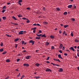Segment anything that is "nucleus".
<instances>
[{"mask_svg":"<svg viewBox=\"0 0 79 79\" xmlns=\"http://www.w3.org/2000/svg\"><path fill=\"white\" fill-rule=\"evenodd\" d=\"M29 43H31V45H33L34 44V43H35V41H33V40H30L29 41Z\"/></svg>","mask_w":79,"mask_h":79,"instance_id":"obj_1","label":"nucleus"},{"mask_svg":"<svg viewBox=\"0 0 79 79\" xmlns=\"http://www.w3.org/2000/svg\"><path fill=\"white\" fill-rule=\"evenodd\" d=\"M29 64L27 63H25L23 64V66L25 67H28L29 66Z\"/></svg>","mask_w":79,"mask_h":79,"instance_id":"obj_2","label":"nucleus"},{"mask_svg":"<svg viewBox=\"0 0 79 79\" xmlns=\"http://www.w3.org/2000/svg\"><path fill=\"white\" fill-rule=\"evenodd\" d=\"M46 72H52V70H51L50 69H46V70L45 71Z\"/></svg>","mask_w":79,"mask_h":79,"instance_id":"obj_3","label":"nucleus"},{"mask_svg":"<svg viewBox=\"0 0 79 79\" xmlns=\"http://www.w3.org/2000/svg\"><path fill=\"white\" fill-rule=\"evenodd\" d=\"M63 71V69L62 68H59V70H58V72H62Z\"/></svg>","mask_w":79,"mask_h":79,"instance_id":"obj_4","label":"nucleus"},{"mask_svg":"<svg viewBox=\"0 0 79 79\" xmlns=\"http://www.w3.org/2000/svg\"><path fill=\"white\" fill-rule=\"evenodd\" d=\"M53 59L54 60L57 61H58L59 62H60V61L59 60V59L54 58Z\"/></svg>","mask_w":79,"mask_h":79,"instance_id":"obj_5","label":"nucleus"},{"mask_svg":"<svg viewBox=\"0 0 79 79\" xmlns=\"http://www.w3.org/2000/svg\"><path fill=\"white\" fill-rule=\"evenodd\" d=\"M23 34V31H20L19 33V34L22 35Z\"/></svg>","mask_w":79,"mask_h":79,"instance_id":"obj_6","label":"nucleus"},{"mask_svg":"<svg viewBox=\"0 0 79 79\" xmlns=\"http://www.w3.org/2000/svg\"><path fill=\"white\" fill-rule=\"evenodd\" d=\"M30 57H31V56H30L28 55L26 56V57L25 58L26 59L28 60L29 59Z\"/></svg>","mask_w":79,"mask_h":79,"instance_id":"obj_7","label":"nucleus"},{"mask_svg":"<svg viewBox=\"0 0 79 79\" xmlns=\"http://www.w3.org/2000/svg\"><path fill=\"white\" fill-rule=\"evenodd\" d=\"M69 49L72 50V51H73V52H74V49L73 47H72L70 48H69Z\"/></svg>","mask_w":79,"mask_h":79,"instance_id":"obj_8","label":"nucleus"},{"mask_svg":"<svg viewBox=\"0 0 79 79\" xmlns=\"http://www.w3.org/2000/svg\"><path fill=\"white\" fill-rule=\"evenodd\" d=\"M61 56L60 55V54H59L58 55V57L61 58V59H63V58L61 57Z\"/></svg>","mask_w":79,"mask_h":79,"instance_id":"obj_9","label":"nucleus"},{"mask_svg":"<svg viewBox=\"0 0 79 79\" xmlns=\"http://www.w3.org/2000/svg\"><path fill=\"white\" fill-rule=\"evenodd\" d=\"M35 65L36 66L38 67H39V65H40V64H38V63H36V64H35Z\"/></svg>","mask_w":79,"mask_h":79,"instance_id":"obj_10","label":"nucleus"},{"mask_svg":"<svg viewBox=\"0 0 79 79\" xmlns=\"http://www.w3.org/2000/svg\"><path fill=\"white\" fill-rule=\"evenodd\" d=\"M63 47V45L62 44H60V46L59 47V48H60V49H61V48H62Z\"/></svg>","mask_w":79,"mask_h":79,"instance_id":"obj_11","label":"nucleus"},{"mask_svg":"<svg viewBox=\"0 0 79 79\" xmlns=\"http://www.w3.org/2000/svg\"><path fill=\"white\" fill-rule=\"evenodd\" d=\"M12 18L15 20H17V19H16L15 17L14 16H12Z\"/></svg>","mask_w":79,"mask_h":79,"instance_id":"obj_12","label":"nucleus"},{"mask_svg":"<svg viewBox=\"0 0 79 79\" xmlns=\"http://www.w3.org/2000/svg\"><path fill=\"white\" fill-rule=\"evenodd\" d=\"M73 7V6L72 5H69L68 6V7L69 8H71Z\"/></svg>","mask_w":79,"mask_h":79,"instance_id":"obj_13","label":"nucleus"},{"mask_svg":"<svg viewBox=\"0 0 79 79\" xmlns=\"http://www.w3.org/2000/svg\"><path fill=\"white\" fill-rule=\"evenodd\" d=\"M6 62H10V60L9 59H6Z\"/></svg>","mask_w":79,"mask_h":79,"instance_id":"obj_14","label":"nucleus"},{"mask_svg":"<svg viewBox=\"0 0 79 79\" xmlns=\"http://www.w3.org/2000/svg\"><path fill=\"white\" fill-rule=\"evenodd\" d=\"M50 38H51L52 39H54V37L52 35H51L50 36Z\"/></svg>","mask_w":79,"mask_h":79,"instance_id":"obj_15","label":"nucleus"},{"mask_svg":"<svg viewBox=\"0 0 79 79\" xmlns=\"http://www.w3.org/2000/svg\"><path fill=\"white\" fill-rule=\"evenodd\" d=\"M19 40V39L18 38L15 39V42H16L18 41Z\"/></svg>","mask_w":79,"mask_h":79,"instance_id":"obj_16","label":"nucleus"},{"mask_svg":"<svg viewBox=\"0 0 79 79\" xmlns=\"http://www.w3.org/2000/svg\"><path fill=\"white\" fill-rule=\"evenodd\" d=\"M40 39V36H37V37H36L35 39L36 40H39Z\"/></svg>","mask_w":79,"mask_h":79,"instance_id":"obj_17","label":"nucleus"},{"mask_svg":"<svg viewBox=\"0 0 79 79\" xmlns=\"http://www.w3.org/2000/svg\"><path fill=\"white\" fill-rule=\"evenodd\" d=\"M48 23L47 22H43V24L44 25H46V24H47Z\"/></svg>","mask_w":79,"mask_h":79,"instance_id":"obj_18","label":"nucleus"},{"mask_svg":"<svg viewBox=\"0 0 79 79\" xmlns=\"http://www.w3.org/2000/svg\"><path fill=\"white\" fill-rule=\"evenodd\" d=\"M2 18L3 20H5L6 19V18L5 16L3 17Z\"/></svg>","mask_w":79,"mask_h":79,"instance_id":"obj_19","label":"nucleus"},{"mask_svg":"<svg viewBox=\"0 0 79 79\" xmlns=\"http://www.w3.org/2000/svg\"><path fill=\"white\" fill-rule=\"evenodd\" d=\"M35 77V78H36V79H38L39 78H40V77H39V76H38V77H37V76H36V77Z\"/></svg>","mask_w":79,"mask_h":79,"instance_id":"obj_20","label":"nucleus"},{"mask_svg":"<svg viewBox=\"0 0 79 79\" xmlns=\"http://www.w3.org/2000/svg\"><path fill=\"white\" fill-rule=\"evenodd\" d=\"M42 37H44L45 38L46 37V36L45 35V34H44V35H42L41 36Z\"/></svg>","mask_w":79,"mask_h":79,"instance_id":"obj_21","label":"nucleus"},{"mask_svg":"<svg viewBox=\"0 0 79 79\" xmlns=\"http://www.w3.org/2000/svg\"><path fill=\"white\" fill-rule=\"evenodd\" d=\"M3 51V48H1L0 49V52H2Z\"/></svg>","mask_w":79,"mask_h":79,"instance_id":"obj_22","label":"nucleus"},{"mask_svg":"<svg viewBox=\"0 0 79 79\" xmlns=\"http://www.w3.org/2000/svg\"><path fill=\"white\" fill-rule=\"evenodd\" d=\"M19 17V18H21L22 17V15H17Z\"/></svg>","mask_w":79,"mask_h":79,"instance_id":"obj_23","label":"nucleus"},{"mask_svg":"<svg viewBox=\"0 0 79 79\" xmlns=\"http://www.w3.org/2000/svg\"><path fill=\"white\" fill-rule=\"evenodd\" d=\"M67 12H64V15H67Z\"/></svg>","mask_w":79,"mask_h":79,"instance_id":"obj_24","label":"nucleus"},{"mask_svg":"<svg viewBox=\"0 0 79 79\" xmlns=\"http://www.w3.org/2000/svg\"><path fill=\"white\" fill-rule=\"evenodd\" d=\"M3 45V43L2 42H1L0 44V45L2 47Z\"/></svg>","mask_w":79,"mask_h":79,"instance_id":"obj_25","label":"nucleus"},{"mask_svg":"<svg viewBox=\"0 0 79 79\" xmlns=\"http://www.w3.org/2000/svg\"><path fill=\"white\" fill-rule=\"evenodd\" d=\"M36 35H37V36H42V35L41 34H40V35H38L37 34H36Z\"/></svg>","mask_w":79,"mask_h":79,"instance_id":"obj_26","label":"nucleus"},{"mask_svg":"<svg viewBox=\"0 0 79 79\" xmlns=\"http://www.w3.org/2000/svg\"><path fill=\"white\" fill-rule=\"evenodd\" d=\"M49 44V43L48 42H47L46 43H45V45H48Z\"/></svg>","mask_w":79,"mask_h":79,"instance_id":"obj_27","label":"nucleus"},{"mask_svg":"<svg viewBox=\"0 0 79 79\" xmlns=\"http://www.w3.org/2000/svg\"><path fill=\"white\" fill-rule=\"evenodd\" d=\"M22 2V0H19L18 2L21 3V2Z\"/></svg>","mask_w":79,"mask_h":79,"instance_id":"obj_28","label":"nucleus"},{"mask_svg":"<svg viewBox=\"0 0 79 79\" xmlns=\"http://www.w3.org/2000/svg\"><path fill=\"white\" fill-rule=\"evenodd\" d=\"M75 42H79V40H77V39H75Z\"/></svg>","mask_w":79,"mask_h":79,"instance_id":"obj_29","label":"nucleus"},{"mask_svg":"<svg viewBox=\"0 0 79 79\" xmlns=\"http://www.w3.org/2000/svg\"><path fill=\"white\" fill-rule=\"evenodd\" d=\"M7 53L6 52H4L3 53H2V54L3 55H5L6 54V53Z\"/></svg>","mask_w":79,"mask_h":79,"instance_id":"obj_30","label":"nucleus"},{"mask_svg":"<svg viewBox=\"0 0 79 79\" xmlns=\"http://www.w3.org/2000/svg\"><path fill=\"white\" fill-rule=\"evenodd\" d=\"M17 56H21L22 54H18Z\"/></svg>","mask_w":79,"mask_h":79,"instance_id":"obj_31","label":"nucleus"},{"mask_svg":"<svg viewBox=\"0 0 79 79\" xmlns=\"http://www.w3.org/2000/svg\"><path fill=\"white\" fill-rule=\"evenodd\" d=\"M54 48H55L54 46H52L51 47V49H54Z\"/></svg>","mask_w":79,"mask_h":79,"instance_id":"obj_32","label":"nucleus"},{"mask_svg":"<svg viewBox=\"0 0 79 79\" xmlns=\"http://www.w3.org/2000/svg\"><path fill=\"white\" fill-rule=\"evenodd\" d=\"M25 77L24 75H23L20 78V79H22L24 77Z\"/></svg>","mask_w":79,"mask_h":79,"instance_id":"obj_33","label":"nucleus"},{"mask_svg":"<svg viewBox=\"0 0 79 79\" xmlns=\"http://www.w3.org/2000/svg\"><path fill=\"white\" fill-rule=\"evenodd\" d=\"M68 25H64V28H66L67 27H68Z\"/></svg>","mask_w":79,"mask_h":79,"instance_id":"obj_34","label":"nucleus"},{"mask_svg":"<svg viewBox=\"0 0 79 79\" xmlns=\"http://www.w3.org/2000/svg\"><path fill=\"white\" fill-rule=\"evenodd\" d=\"M18 47L17 44H15V48H16Z\"/></svg>","mask_w":79,"mask_h":79,"instance_id":"obj_35","label":"nucleus"},{"mask_svg":"<svg viewBox=\"0 0 79 79\" xmlns=\"http://www.w3.org/2000/svg\"><path fill=\"white\" fill-rule=\"evenodd\" d=\"M27 9L30 10H31V8L29 7H28L27 8Z\"/></svg>","mask_w":79,"mask_h":79,"instance_id":"obj_36","label":"nucleus"},{"mask_svg":"<svg viewBox=\"0 0 79 79\" xmlns=\"http://www.w3.org/2000/svg\"><path fill=\"white\" fill-rule=\"evenodd\" d=\"M71 36L73 37V32L71 33Z\"/></svg>","mask_w":79,"mask_h":79,"instance_id":"obj_37","label":"nucleus"},{"mask_svg":"<svg viewBox=\"0 0 79 79\" xmlns=\"http://www.w3.org/2000/svg\"><path fill=\"white\" fill-rule=\"evenodd\" d=\"M20 60V59H17V62H19Z\"/></svg>","mask_w":79,"mask_h":79,"instance_id":"obj_38","label":"nucleus"},{"mask_svg":"<svg viewBox=\"0 0 79 79\" xmlns=\"http://www.w3.org/2000/svg\"><path fill=\"white\" fill-rule=\"evenodd\" d=\"M4 9H6V6H4L3 7V8H2V9H3V10H4Z\"/></svg>","mask_w":79,"mask_h":79,"instance_id":"obj_39","label":"nucleus"},{"mask_svg":"<svg viewBox=\"0 0 79 79\" xmlns=\"http://www.w3.org/2000/svg\"><path fill=\"white\" fill-rule=\"evenodd\" d=\"M56 66H57L59 67L60 66V65H59L58 64H55V65Z\"/></svg>","mask_w":79,"mask_h":79,"instance_id":"obj_40","label":"nucleus"},{"mask_svg":"<svg viewBox=\"0 0 79 79\" xmlns=\"http://www.w3.org/2000/svg\"><path fill=\"white\" fill-rule=\"evenodd\" d=\"M25 42V41H22V44L23 45L24 44V43Z\"/></svg>","mask_w":79,"mask_h":79,"instance_id":"obj_41","label":"nucleus"},{"mask_svg":"<svg viewBox=\"0 0 79 79\" xmlns=\"http://www.w3.org/2000/svg\"><path fill=\"white\" fill-rule=\"evenodd\" d=\"M20 73H19V74H18V75L17 76V77H19V76H20Z\"/></svg>","mask_w":79,"mask_h":79,"instance_id":"obj_42","label":"nucleus"},{"mask_svg":"<svg viewBox=\"0 0 79 79\" xmlns=\"http://www.w3.org/2000/svg\"><path fill=\"white\" fill-rule=\"evenodd\" d=\"M49 58H50L48 56V57H47V60H49Z\"/></svg>","mask_w":79,"mask_h":79,"instance_id":"obj_43","label":"nucleus"},{"mask_svg":"<svg viewBox=\"0 0 79 79\" xmlns=\"http://www.w3.org/2000/svg\"><path fill=\"white\" fill-rule=\"evenodd\" d=\"M56 10H60V9L59 8H56Z\"/></svg>","mask_w":79,"mask_h":79,"instance_id":"obj_44","label":"nucleus"},{"mask_svg":"<svg viewBox=\"0 0 79 79\" xmlns=\"http://www.w3.org/2000/svg\"><path fill=\"white\" fill-rule=\"evenodd\" d=\"M5 11H6V10H5L3 9V10H2V13H3Z\"/></svg>","mask_w":79,"mask_h":79,"instance_id":"obj_45","label":"nucleus"},{"mask_svg":"<svg viewBox=\"0 0 79 79\" xmlns=\"http://www.w3.org/2000/svg\"><path fill=\"white\" fill-rule=\"evenodd\" d=\"M65 49L64 47H63V48H62V49L63 50H64Z\"/></svg>","mask_w":79,"mask_h":79,"instance_id":"obj_46","label":"nucleus"},{"mask_svg":"<svg viewBox=\"0 0 79 79\" xmlns=\"http://www.w3.org/2000/svg\"><path fill=\"white\" fill-rule=\"evenodd\" d=\"M30 21H29V20H27V23H30Z\"/></svg>","mask_w":79,"mask_h":79,"instance_id":"obj_47","label":"nucleus"},{"mask_svg":"<svg viewBox=\"0 0 79 79\" xmlns=\"http://www.w3.org/2000/svg\"><path fill=\"white\" fill-rule=\"evenodd\" d=\"M59 52L60 53H62V50H60L59 51Z\"/></svg>","mask_w":79,"mask_h":79,"instance_id":"obj_48","label":"nucleus"},{"mask_svg":"<svg viewBox=\"0 0 79 79\" xmlns=\"http://www.w3.org/2000/svg\"><path fill=\"white\" fill-rule=\"evenodd\" d=\"M77 53H79V49H77Z\"/></svg>","mask_w":79,"mask_h":79,"instance_id":"obj_49","label":"nucleus"},{"mask_svg":"<svg viewBox=\"0 0 79 79\" xmlns=\"http://www.w3.org/2000/svg\"><path fill=\"white\" fill-rule=\"evenodd\" d=\"M73 6L75 8H76V6L75 5H74Z\"/></svg>","mask_w":79,"mask_h":79,"instance_id":"obj_50","label":"nucleus"},{"mask_svg":"<svg viewBox=\"0 0 79 79\" xmlns=\"http://www.w3.org/2000/svg\"><path fill=\"white\" fill-rule=\"evenodd\" d=\"M37 25L38 26H41V25H40V24L39 23L37 24Z\"/></svg>","mask_w":79,"mask_h":79,"instance_id":"obj_51","label":"nucleus"},{"mask_svg":"<svg viewBox=\"0 0 79 79\" xmlns=\"http://www.w3.org/2000/svg\"><path fill=\"white\" fill-rule=\"evenodd\" d=\"M39 33L40 34H41L42 33V31L41 30H40L39 31Z\"/></svg>","mask_w":79,"mask_h":79,"instance_id":"obj_52","label":"nucleus"},{"mask_svg":"<svg viewBox=\"0 0 79 79\" xmlns=\"http://www.w3.org/2000/svg\"><path fill=\"white\" fill-rule=\"evenodd\" d=\"M64 55H65V56H67L68 55V54L66 53H64Z\"/></svg>","mask_w":79,"mask_h":79,"instance_id":"obj_53","label":"nucleus"},{"mask_svg":"<svg viewBox=\"0 0 79 79\" xmlns=\"http://www.w3.org/2000/svg\"><path fill=\"white\" fill-rule=\"evenodd\" d=\"M33 26H37V24L36 23H35L33 25Z\"/></svg>","mask_w":79,"mask_h":79,"instance_id":"obj_54","label":"nucleus"},{"mask_svg":"<svg viewBox=\"0 0 79 79\" xmlns=\"http://www.w3.org/2000/svg\"><path fill=\"white\" fill-rule=\"evenodd\" d=\"M65 33H66V32H65V31H64V32H63V35H64L65 34Z\"/></svg>","mask_w":79,"mask_h":79,"instance_id":"obj_55","label":"nucleus"},{"mask_svg":"<svg viewBox=\"0 0 79 79\" xmlns=\"http://www.w3.org/2000/svg\"><path fill=\"white\" fill-rule=\"evenodd\" d=\"M20 5V6L22 5V4L21 3H20V2H17Z\"/></svg>","mask_w":79,"mask_h":79,"instance_id":"obj_56","label":"nucleus"},{"mask_svg":"<svg viewBox=\"0 0 79 79\" xmlns=\"http://www.w3.org/2000/svg\"><path fill=\"white\" fill-rule=\"evenodd\" d=\"M22 19H24V20H26V18H22Z\"/></svg>","mask_w":79,"mask_h":79,"instance_id":"obj_57","label":"nucleus"},{"mask_svg":"<svg viewBox=\"0 0 79 79\" xmlns=\"http://www.w3.org/2000/svg\"><path fill=\"white\" fill-rule=\"evenodd\" d=\"M9 77H7L6 78H5V79H9Z\"/></svg>","mask_w":79,"mask_h":79,"instance_id":"obj_58","label":"nucleus"},{"mask_svg":"<svg viewBox=\"0 0 79 79\" xmlns=\"http://www.w3.org/2000/svg\"><path fill=\"white\" fill-rule=\"evenodd\" d=\"M72 20L73 21H74L75 20V19H74V18H73V19H72Z\"/></svg>","mask_w":79,"mask_h":79,"instance_id":"obj_59","label":"nucleus"},{"mask_svg":"<svg viewBox=\"0 0 79 79\" xmlns=\"http://www.w3.org/2000/svg\"><path fill=\"white\" fill-rule=\"evenodd\" d=\"M51 64H52V65H55V64H53V63H51Z\"/></svg>","mask_w":79,"mask_h":79,"instance_id":"obj_60","label":"nucleus"},{"mask_svg":"<svg viewBox=\"0 0 79 79\" xmlns=\"http://www.w3.org/2000/svg\"><path fill=\"white\" fill-rule=\"evenodd\" d=\"M43 10H45V7H44V8H43Z\"/></svg>","mask_w":79,"mask_h":79,"instance_id":"obj_61","label":"nucleus"},{"mask_svg":"<svg viewBox=\"0 0 79 79\" xmlns=\"http://www.w3.org/2000/svg\"><path fill=\"white\" fill-rule=\"evenodd\" d=\"M59 32L60 34H61V30H60V31H59Z\"/></svg>","mask_w":79,"mask_h":79,"instance_id":"obj_62","label":"nucleus"},{"mask_svg":"<svg viewBox=\"0 0 79 79\" xmlns=\"http://www.w3.org/2000/svg\"><path fill=\"white\" fill-rule=\"evenodd\" d=\"M35 30H33V32L34 33H35Z\"/></svg>","mask_w":79,"mask_h":79,"instance_id":"obj_63","label":"nucleus"},{"mask_svg":"<svg viewBox=\"0 0 79 79\" xmlns=\"http://www.w3.org/2000/svg\"><path fill=\"white\" fill-rule=\"evenodd\" d=\"M77 56L78 57H79V53H77Z\"/></svg>","mask_w":79,"mask_h":79,"instance_id":"obj_64","label":"nucleus"}]
</instances>
